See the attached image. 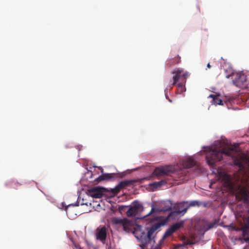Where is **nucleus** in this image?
<instances>
[{"label": "nucleus", "mask_w": 249, "mask_h": 249, "mask_svg": "<svg viewBox=\"0 0 249 249\" xmlns=\"http://www.w3.org/2000/svg\"><path fill=\"white\" fill-rule=\"evenodd\" d=\"M238 151V147H227L222 150L214 149L210 150L206 154L207 162L210 166L213 167L214 163L221 160L224 156H228L232 158L233 164L239 167L241 170H245L249 173V160H246L241 158H236L235 156Z\"/></svg>", "instance_id": "1"}, {"label": "nucleus", "mask_w": 249, "mask_h": 249, "mask_svg": "<svg viewBox=\"0 0 249 249\" xmlns=\"http://www.w3.org/2000/svg\"><path fill=\"white\" fill-rule=\"evenodd\" d=\"M161 216H156L154 218H148L147 220H149V223L153 224L152 226L150 228H147V233L146 234H143L141 237L142 244L143 246H146L149 243L152 238V236L155 232L158 230L161 226H164L167 223V220L161 221ZM147 220V219H146Z\"/></svg>", "instance_id": "2"}, {"label": "nucleus", "mask_w": 249, "mask_h": 249, "mask_svg": "<svg viewBox=\"0 0 249 249\" xmlns=\"http://www.w3.org/2000/svg\"><path fill=\"white\" fill-rule=\"evenodd\" d=\"M172 73L175 75L173 77V83L170 88L172 89V86L177 84L178 87L177 92L178 94H181L186 90L185 84L188 76V72L184 71L182 68H179Z\"/></svg>", "instance_id": "3"}, {"label": "nucleus", "mask_w": 249, "mask_h": 249, "mask_svg": "<svg viewBox=\"0 0 249 249\" xmlns=\"http://www.w3.org/2000/svg\"><path fill=\"white\" fill-rule=\"evenodd\" d=\"M226 77L227 78L231 77L232 80V83L235 86L240 88H245L247 87V78L246 75L241 72H234L231 70V73L226 74Z\"/></svg>", "instance_id": "4"}, {"label": "nucleus", "mask_w": 249, "mask_h": 249, "mask_svg": "<svg viewBox=\"0 0 249 249\" xmlns=\"http://www.w3.org/2000/svg\"><path fill=\"white\" fill-rule=\"evenodd\" d=\"M143 211V207L141 203L138 201H134L129 207L126 212V214L128 217H136L137 219H146V218L139 217L138 216Z\"/></svg>", "instance_id": "5"}, {"label": "nucleus", "mask_w": 249, "mask_h": 249, "mask_svg": "<svg viewBox=\"0 0 249 249\" xmlns=\"http://www.w3.org/2000/svg\"><path fill=\"white\" fill-rule=\"evenodd\" d=\"M236 199L249 204V186H239L235 194Z\"/></svg>", "instance_id": "6"}, {"label": "nucleus", "mask_w": 249, "mask_h": 249, "mask_svg": "<svg viewBox=\"0 0 249 249\" xmlns=\"http://www.w3.org/2000/svg\"><path fill=\"white\" fill-rule=\"evenodd\" d=\"M112 222L114 225L122 226L124 231L126 232L133 231L134 228L133 222L126 218L122 219L118 217H114L112 220Z\"/></svg>", "instance_id": "7"}, {"label": "nucleus", "mask_w": 249, "mask_h": 249, "mask_svg": "<svg viewBox=\"0 0 249 249\" xmlns=\"http://www.w3.org/2000/svg\"><path fill=\"white\" fill-rule=\"evenodd\" d=\"M174 172V168L172 166L167 165L156 168L153 174V176L158 177L168 175Z\"/></svg>", "instance_id": "8"}, {"label": "nucleus", "mask_w": 249, "mask_h": 249, "mask_svg": "<svg viewBox=\"0 0 249 249\" xmlns=\"http://www.w3.org/2000/svg\"><path fill=\"white\" fill-rule=\"evenodd\" d=\"M136 182L137 180L135 179L125 180L121 181L114 188L111 189V192L114 195H116L119 193L122 189L126 187L130 186Z\"/></svg>", "instance_id": "9"}, {"label": "nucleus", "mask_w": 249, "mask_h": 249, "mask_svg": "<svg viewBox=\"0 0 249 249\" xmlns=\"http://www.w3.org/2000/svg\"><path fill=\"white\" fill-rule=\"evenodd\" d=\"M107 191L105 188L94 187L88 190V195L93 198H101L105 192Z\"/></svg>", "instance_id": "10"}, {"label": "nucleus", "mask_w": 249, "mask_h": 249, "mask_svg": "<svg viewBox=\"0 0 249 249\" xmlns=\"http://www.w3.org/2000/svg\"><path fill=\"white\" fill-rule=\"evenodd\" d=\"M95 236L96 239L105 244L107 236V229L105 226H99L96 230Z\"/></svg>", "instance_id": "11"}, {"label": "nucleus", "mask_w": 249, "mask_h": 249, "mask_svg": "<svg viewBox=\"0 0 249 249\" xmlns=\"http://www.w3.org/2000/svg\"><path fill=\"white\" fill-rule=\"evenodd\" d=\"M184 224L183 221H181L179 222H177L174 224H173L171 226H170L165 231L164 233L162 239L164 240L167 237L171 236L173 233L176 232L177 230L179 229L181 227H183Z\"/></svg>", "instance_id": "12"}, {"label": "nucleus", "mask_w": 249, "mask_h": 249, "mask_svg": "<svg viewBox=\"0 0 249 249\" xmlns=\"http://www.w3.org/2000/svg\"><path fill=\"white\" fill-rule=\"evenodd\" d=\"M173 208L177 211H179L181 214L184 215L189 209L188 201L178 203L173 206Z\"/></svg>", "instance_id": "13"}, {"label": "nucleus", "mask_w": 249, "mask_h": 249, "mask_svg": "<svg viewBox=\"0 0 249 249\" xmlns=\"http://www.w3.org/2000/svg\"><path fill=\"white\" fill-rule=\"evenodd\" d=\"M183 215L181 214L179 211H177L176 210L174 211L171 212L168 216L166 217L161 216V221H165L167 220V223L168 222L170 219H176L179 217L183 216Z\"/></svg>", "instance_id": "14"}, {"label": "nucleus", "mask_w": 249, "mask_h": 249, "mask_svg": "<svg viewBox=\"0 0 249 249\" xmlns=\"http://www.w3.org/2000/svg\"><path fill=\"white\" fill-rule=\"evenodd\" d=\"M161 212H163V210L162 208H160L158 206H154L153 204L152 206V208L151 209V211L150 212L146 214L145 215L143 216V218H146V219H147V217L151 216L152 217H153V218L155 217V213H160Z\"/></svg>", "instance_id": "15"}, {"label": "nucleus", "mask_w": 249, "mask_h": 249, "mask_svg": "<svg viewBox=\"0 0 249 249\" xmlns=\"http://www.w3.org/2000/svg\"><path fill=\"white\" fill-rule=\"evenodd\" d=\"M99 168L101 170V172H102V174L96 178V180L97 182H100L103 180H108V179H111L113 178V176L114 175V174H112V173L103 174V169L101 167H99Z\"/></svg>", "instance_id": "16"}, {"label": "nucleus", "mask_w": 249, "mask_h": 249, "mask_svg": "<svg viewBox=\"0 0 249 249\" xmlns=\"http://www.w3.org/2000/svg\"><path fill=\"white\" fill-rule=\"evenodd\" d=\"M242 236L239 237V240H240L242 243H249V230L246 229V228L242 227Z\"/></svg>", "instance_id": "17"}, {"label": "nucleus", "mask_w": 249, "mask_h": 249, "mask_svg": "<svg viewBox=\"0 0 249 249\" xmlns=\"http://www.w3.org/2000/svg\"><path fill=\"white\" fill-rule=\"evenodd\" d=\"M161 206H163L162 210L163 212L170 211L173 208V204L171 201L169 200H166L164 201L161 203Z\"/></svg>", "instance_id": "18"}, {"label": "nucleus", "mask_w": 249, "mask_h": 249, "mask_svg": "<svg viewBox=\"0 0 249 249\" xmlns=\"http://www.w3.org/2000/svg\"><path fill=\"white\" fill-rule=\"evenodd\" d=\"M167 182L165 180H161L158 182H155L150 184L153 191L156 190L158 188H160L161 186L165 185Z\"/></svg>", "instance_id": "19"}, {"label": "nucleus", "mask_w": 249, "mask_h": 249, "mask_svg": "<svg viewBox=\"0 0 249 249\" xmlns=\"http://www.w3.org/2000/svg\"><path fill=\"white\" fill-rule=\"evenodd\" d=\"M196 164L195 161L191 158H189L184 161L183 165L184 168L189 169L194 167Z\"/></svg>", "instance_id": "20"}, {"label": "nucleus", "mask_w": 249, "mask_h": 249, "mask_svg": "<svg viewBox=\"0 0 249 249\" xmlns=\"http://www.w3.org/2000/svg\"><path fill=\"white\" fill-rule=\"evenodd\" d=\"M216 225V223L215 222H213L211 223H205L203 225V227L202 230L204 231H206L213 228H214Z\"/></svg>", "instance_id": "21"}, {"label": "nucleus", "mask_w": 249, "mask_h": 249, "mask_svg": "<svg viewBox=\"0 0 249 249\" xmlns=\"http://www.w3.org/2000/svg\"><path fill=\"white\" fill-rule=\"evenodd\" d=\"M180 62L181 58L178 55V56L175 57L174 59L171 60L168 63H167L166 65L169 67H171L175 64H179Z\"/></svg>", "instance_id": "22"}, {"label": "nucleus", "mask_w": 249, "mask_h": 249, "mask_svg": "<svg viewBox=\"0 0 249 249\" xmlns=\"http://www.w3.org/2000/svg\"><path fill=\"white\" fill-rule=\"evenodd\" d=\"M201 205H202V203L197 201V200H193L190 202H188V206H189V208L190 207H194V206H200Z\"/></svg>", "instance_id": "23"}, {"label": "nucleus", "mask_w": 249, "mask_h": 249, "mask_svg": "<svg viewBox=\"0 0 249 249\" xmlns=\"http://www.w3.org/2000/svg\"><path fill=\"white\" fill-rule=\"evenodd\" d=\"M164 240L162 238L160 240L158 244L155 246H152L150 249H161L162 248V244L163 243Z\"/></svg>", "instance_id": "24"}, {"label": "nucleus", "mask_w": 249, "mask_h": 249, "mask_svg": "<svg viewBox=\"0 0 249 249\" xmlns=\"http://www.w3.org/2000/svg\"><path fill=\"white\" fill-rule=\"evenodd\" d=\"M213 103L216 105H222L223 104V101L219 98L217 96L215 97V98H214V100L213 101Z\"/></svg>", "instance_id": "25"}, {"label": "nucleus", "mask_w": 249, "mask_h": 249, "mask_svg": "<svg viewBox=\"0 0 249 249\" xmlns=\"http://www.w3.org/2000/svg\"><path fill=\"white\" fill-rule=\"evenodd\" d=\"M242 227L249 230V216L244 220V225Z\"/></svg>", "instance_id": "26"}, {"label": "nucleus", "mask_w": 249, "mask_h": 249, "mask_svg": "<svg viewBox=\"0 0 249 249\" xmlns=\"http://www.w3.org/2000/svg\"><path fill=\"white\" fill-rule=\"evenodd\" d=\"M184 247L183 245H178L174 249H184Z\"/></svg>", "instance_id": "27"}, {"label": "nucleus", "mask_w": 249, "mask_h": 249, "mask_svg": "<svg viewBox=\"0 0 249 249\" xmlns=\"http://www.w3.org/2000/svg\"><path fill=\"white\" fill-rule=\"evenodd\" d=\"M74 246L76 249H82L79 244L74 243Z\"/></svg>", "instance_id": "28"}, {"label": "nucleus", "mask_w": 249, "mask_h": 249, "mask_svg": "<svg viewBox=\"0 0 249 249\" xmlns=\"http://www.w3.org/2000/svg\"><path fill=\"white\" fill-rule=\"evenodd\" d=\"M126 175V173L125 172H122L120 174V176L121 178H123Z\"/></svg>", "instance_id": "29"}, {"label": "nucleus", "mask_w": 249, "mask_h": 249, "mask_svg": "<svg viewBox=\"0 0 249 249\" xmlns=\"http://www.w3.org/2000/svg\"><path fill=\"white\" fill-rule=\"evenodd\" d=\"M216 96L215 95H213V94H211L210 96H209V97H211V98H212L213 99V100H214V98H215Z\"/></svg>", "instance_id": "30"}, {"label": "nucleus", "mask_w": 249, "mask_h": 249, "mask_svg": "<svg viewBox=\"0 0 249 249\" xmlns=\"http://www.w3.org/2000/svg\"><path fill=\"white\" fill-rule=\"evenodd\" d=\"M207 67L208 68H209V69H210V68H211V66L210 65V63H208V64H207Z\"/></svg>", "instance_id": "31"}, {"label": "nucleus", "mask_w": 249, "mask_h": 249, "mask_svg": "<svg viewBox=\"0 0 249 249\" xmlns=\"http://www.w3.org/2000/svg\"><path fill=\"white\" fill-rule=\"evenodd\" d=\"M107 249H110V247L108 246L107 244Z\"/></svg>", "instance_id": "32"}, {"label": "nucleus", "mask_w": 249, "mask_h": 249, "mask_svg": "<svg viewBox=\"0 0 249 249\" xmlns=\"http://www.w3.org/2000/svg\"><path fill=\"white\" fill-rule=\"evenodd\" d=\"M225 73H226L227 71V70H225Z\"/></svg>", "instance_id": "33"}, {"label": "nucleus", "mask_w": 249, "mask_h": 249, "mask_svg": "<svg viewBox=\"0 0 249 249\" xmlns=\"http://www.w3.org/2000/svg\"><path fill=\"white\" fill-rule=\"evenodd\" d=\"M203 205H204V207L206 206V205L205 204H203Z\"/></svg>", "instance_id": "34"}, {"label": "nucleus", "mask_w": 249, "mask_h": 249, "mask_svg": "<svg viewBox=\"0 0 249 249\" xmlns=\"http://www.w3.org/2000/svg\"><path fill=\"white\" fill-rule=\"evenodd\" d=\"M169 101L170 102H172V101H171V100H170V99L169 100Z\"/></svg>", "instance_id": "35"}]
</instances>
